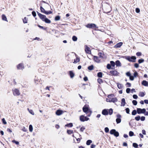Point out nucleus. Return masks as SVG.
<instances>
[{
	"label": "nucleus",
	"mask_w": 148,
	"mask_h": 148,
	"mask_svg": "<svg viewBox=\"0 0 148 148\" xmlns=\"http://www.w3.org/2000/svg\"><path fill=\"white\" fill-rule=\"evenodd\" d=\"M125 59L130 62H134L136 61V57L135 56H125Z\"/></svg>",
	"instance_id": "obj_1"
},
{
	"label": "nucleus",
	"mask_w": 148,
	"mask_h": 148,
	"mask_svg": "<svg viewBox=\"0 0 148 148\" xmlns=\"http://www.w3.org/2000/svg\"><path fill=\"white\" fill-rule=\"evenodd\" d=\"M86 27L88 28L98 29V27L94 23H89L86 25Z\"/></svg>",
	"instance_id": "obj_2"
},
{
	"label": "nucleus",
	"mask_w": 148,
	"mask_h": 148,
	"mask_svg": "<svg viewBox=\"0 0 148 148\" xmlns=\"http://www.w3.org/2000/svg\"><path fill=\"white\" fill-rule=\"evenodd\" d=\"M110 133L111 134L114 135L116 137H118L119 135V134L118 132L116 131L115 129H112L110 131Z\"/></svg>",
	"instance_id": "obj_3"
},
{
	"label": "nucleus",
	"mask_w": 148,
	"mask_h": 148,
	"mask_svg": "<svg viewBox=\"0 0 148 148\" xmlns=\"http://www.w3.org/2000/svg\"><path fill=\"white\" fill-rule=\"evenodd\" d=\"M137 113L138 114L145 113L146 112V109L145 108L141 109L140 108H137Z\"/></svg>",
	"instance_id": "obj_4"
},
{
	"label": "nucleus",
	"mask_w": 148,
	"mask_h": 148,
	"mask_svg": "<svg viewBox=\"0 0 148 148\" xmlns=\"http://www.w3.org/2000/svg\"><path fill=\"white\" fill-rule=\"evenodd\" d=\"M89 118L87 116H85L83 115H82L80 116V120L82 122H84L85 121H87L89 120Z\"/></svg>",
	"instance_id": "obj_5"
},
{
	"label": "nucleus",
	"mask_w": 148,
	"mask_h": 148,
	"mask_svg": "<svg viewBox=\"0 0 148 148\" xmlns=\"http://www.w3.org/2000/svg\"><path fill=\"white\" fill-rule=\"evenodd\" d=\"M110 73L112 76H117L119 73L116 70H112L110 71Z\"/></svg>",
	"instance_id": "obj_6"
},
{
	"label": "nucleus",
	"mask_w": 148,
	"mask_h": 148,
	"mask_svg": "<svg viewBox=\"0 0 148 148\" xmlns=\"http://www.w3.org/2000/svg\"><path fill=\"white\" fill-rule=\"evenodd\" d=\"M37 12L38 15L39 17L42 20V21H43L46 17V16L40 14L38 12Z\"/></svg>",
	"instance_id": "obj_7"
},
{
	"label": "nucleus",
	"mask_w": 148,
	"mask_h": 148,
	"mask_svg": "<svg viewBox=\"0 0 148 148\" xmlns=\"http://www.w3.org/2000/svg\"><path fill=\"white\" fill-rule=\"evenodd\" d=\"M13 92L14 95V96H18L20 95L19 90L16 89L13 90Z\"/></svg>",
	"instance_id": "obj_8"
},
{
	"label": "nucleus",
	"mask_w": 148,
	"mask_h": 148,
	"mask_svg": "<svg viewBox=\"0 0 148 148\" xmlns=\"http://www.w3.org/2000/svg\"><path fill=\"white\" fill-rule=\"evenodd\" d=\"M46 3L44 1H42L40 2V10L41 12L43 13H44V12H45V10L42 7V5L43 3Z\"/></svg>",
	"instance_id": "obj_9"
},
{
	"label": "nucleus",
	"mask_w": 148,
	"mask_h": 148,
	"mask_svg": "<svg viewBox=\"0 0 148 148\" xmlns=\"http://www.w3.org/2000/svg\"><path fill=\"white\" fill-rule=\"evenodd\" d=\"M117 118L116 119V121L117 123H120L121 121V116L120 114H117L116 115Z\"/></svg>",
	"instance_id": "obj_10"
},
{
	"label": "nucleus",
	"mask_w": 148,
	"mask_h": 148,
	"mask_svg": "<svg viewBox=\"0 0 148 148\" xmlns=\"http://www.w3.org/2000/svg\"><path fill=\"white\" fill-rule=\"evenodd\" d=\"M93 60L95 62L97 63H99L100 62L101 59L98 56H94Z\"/></svg>",
	"instance_id": "obj_11"
},
{
	"label": "nucleus",
	"mask_w": 148,
	"mask_h": 148,
	"mask_svg": "<svg viewBox=\"0 0 148 148\" xmlns=\"http://www.w3.org/2000/svg\"><path fill=\"white\" fill-rule=\"evenodd\" d=\"M83 110L84 112L87 113L89 110L88 108L86 106H84L83 108Z\"/></svg>",
	"instance_id": "obj_12"
},
{
	"label": "nucleus",
	"mask_w": 148,
	"mask_h": 148,
	"mask_svg": "<svg viewBox=\"0 0 148 148\" xmlns=\"http://www.w3.org/2000/svg\"><path fill=\"white\" fill-rule=\"evenodd\" d=\"M17 68L18 69H24L23 64L21 63L19 64L17 66Z\"/></svg>",
	"instance_id": "obj_13"
},
{
	"label": "nucleus",
	"mask_w": 148,
	"mask_h": 148,
	"mask_svg": "<svg viewBox=\"0 0 148 148\" xmlns=\"http://www.w3.org/2000/svg\"><path fill=\"white\" fill-rule=\"evenodd\" d=\"M102 114L104 115H107L108 114V110L106 109H104L102 111Z\"/></svg>",
	"instance_id": "obj_14"
},
{
	"label": "nucleus",
	"mask_w": 148,
	"mask_h": 148,
	"mask_svg": "<svg viewBox=\"0 0 148 148\" xmlns=\"http://www.w3.org/2000/svg\"><path fill=\"white\" fill-rule=\"evenodd\" d=\"M63 113V111L61 110H57L56 112V114L58 116H59L62 114Z\"/></svg>",
	"instance_id": "obj_15"
},
{
	"label": "nucleus",
	"mask_w": 148,
	"mask_h": 148,
	"mask_svg": "<svg viewBox=\"0 0 148 148\" xmlns=\"http://www.w3.org/2000/svg\"><path fill=\"white\" fill-rule=\"evenodd\" d=\"M122 45L123 43L122 42H119L114 46V47L115 48H119Z\"/></svg>",
	"instance_id": "obj_16"
},
{
	"label": "nucleus",
	"mask_w": 148,
	"mask_h": 148,
	"mask_svg": "<svg viewBox=\"0 0 148 148\" xmlns=\"http://www.w3.org/2000/svg\"><path fill=\"white\" fill-rule=\"evenodd\" d=\"M142 84L145 86H148V82L145 80H143L142 82Z\"/></svg>",
	"instance_id": "obj_17"
},
{
	"label": "nucleus",
	"mask_w": 148,
	"mask_h": 148,
	"mask_svg": "<svg viewBox=\"0 0 148 148\" xmlns=\"http://www.w3.org/2000/svg\"><path fill=\"white\" fill-rule=\"evenodd\" d=\"M126 103L125 99L124 98H123L121 99V106H124L125 104Z\"/></svg>",
	"instance_id": "obj_18"
},
{
	"label": "nucleus",
	"mask_w": 148,
	"mask_h": 148,
	"mask_svg": "<svg viewBox=\"0 0 148 148\" xmlns=\"http://www.w3.org/2000/svg\"><path fill=\"white\" fill-rule=\"evenodd\" d=\"M43 21H44L46 23H51V21L49 19H48V18H46V17L44 19Z\"/></svg>",
	"instance_id": "obj_19"
},
{
	"label": "nucleus",
	"mask_w": 148,
	"mask_h": 148,
	"mask_svg": "<svg viewBox=\"0 0 148 148\" xmlns=\"http://www.w3.org/2000/svg\"><path fill=\"white\" fill-rule=\"evenodd\" d=\"M69 75L71 78H73L75 76L74 73L72 71H69Z\"/></svg>",
	"instance_id": "obj_20"
},
{
	"label": "nucleus",
	"mask_w": 148,
	"mask_h": 148,
	"mask_svg": "<svg viewBox=\"0 0 148 148\" xmlns=\"http://www.w3.org/2000/svg\"><path fill=\"white\" fill-rule=\"evenodd\" d=\"M104 54L102 53L101 52H99L98 54V55L99 56V57L101 59V58H103V55Z\"/></svg>",
	"instance_id": "obj_21"
},
{
	"label": "nucleus",
	"mask_w": 148,
	"mask_h": 148,
	"mask_svg": "<svg viewBox=\"0 0 148 148\" xmlns=\"http://www.w3.org/2000/svg\"><path fill=\"white\" fill-rule=\"evenodd\" d=\"M115 64L116 66H121V63L120 61L119 60H117L116 61Z\"/></svg>",
	"instance_id": "obj_22"
},
{
	"label": "nucleus",
	"mask_w": 148,
	"mask_h": 148,
	"mask_svg": "<svg viewBox=\"0 0 148 148\" xmlns=\"http://www.w3.org/2000/svg\"><path fill=\"white\" fill-rule=\"evenodd\" d=\"M79 58L78 57L76 58L74 60V61L73 62V63H76L79 62Z\"/></svg>",
	"instance_id": "obj_23"
},
{
	"label": "nucleus",
	"mask_w": 148,
	"mask_h": 148,
	"mask_svg": "<svg viewBox=\"0 0 148 148\" xmlns=\"http://www.w3.org/2000/svg\"><path fill=\"white\" fill-rule=\"evenodd\" d=\"M52 12L51 11L49 10V11H45V12H44V14H51L52 13Z\"/></svg>",
	"instance_id": "obj_24"
},
{
	"label": "nucleus",
	"mask_w": 148,
	"mask_h": 148,
	"mask_svg": "<svg viewBox=\"0 0 148 148\" xmlns=\"http://www.w3.org/2000/svg\"><path fill=\"white\" fill-rule=\"evenodd\" d=\"M102 73L101 72H99L98 73L97 75V76L101 78L102 77Z\"/></svg>",
	"instance_id": "obj_25"
},
{
	"label": "nucleus",
	"mask_w": 148,
	"mask_h": 148,
	"mask_svg": "<svg viewBox=\"0 0 148 148\" xmlns=\"http://www.w3.org/2000/svg\"><path fill=\"white\" fill-rule=\"evenodd\" d=\"M117 87L119 89H121L122 88L123 85L121 84L118 83H117Z\"/></svg>",
	"instance_id": "obj_26"
},
{
	"label": "nucleus",
	"mask_w": 148,
	"mask_h": 148,
	"mask_svg": "<svg viewBox=\"0 0 148 148\" xmlns=\"http://www.w3.org/2000/svg\"><path fill=\"white\" fill-rule=\"evenodd\" d=\"M112 102L115 103L117 101V99L116 98H112L111 99Z\"/></svg>",
	"instance_id": "obj_27"
},
{
	"label": "nucleus",
	"mask_w": 148,
	"mask_h": 148,
	"mask_svg": "<svg viewBox=\"0 0 148 148\" xmlns=\"http://www.w3.org/2000/svg\"><path fill=\"white\" fill-rule=\"evenodd\" d=\"M73 126V125L72 123H70L69 124H67L65 125V126L66 127H72Z\"/></svg>",
	"instance_id": "obj_28"
},
{
	"label": "nucleus",
	"mask_w": 148,
	"mask_h": 148,
	"mask_svg": "<svg viewBox=\"0 0 148 148\" xmlns=\"http://www.w3.org/2000/svg\"><path fill=\"white\" fill-rule=\"evenodd\" d=\"M2 19L3 20L5 21H7V18L5 16L4 14H3L2 16Z\"/></svg>",
	"instance_id": "obj_29"
},
{
	"label": "nucleus",
	"mask_w": 148,
	"mask_h": 148,
	"mask_svg": "<svg viewBox=\"0 0 148 148\" xmlns=\"http://www.w3.org/2000/svg\"><path fill=\"white\" fill-rule=\"evenodd\" d=\"M92 143V141L91 140H87L86 144L87 145H89Z\"/></svg>",
	"instance_id": "obj_30"
},
{
	"label": "nucleus",
	"mask_w": 148,
	"mask_h": 148,
	"mask_svg": "<svg viewBox=\"0 0 148 148\" xmlns=\"http://www.w3.org/2000/svg\"><path fill=\"white\" fill-rule=\"evenodd\" d=\"M145 95V93L143 92H140L139 94V96L141 97H143Z\"/></svg>",
	"instance_id": "obj_31"
},
{
	"label": "nucleus",
	"mask_w": 148,
	"mask_h": 148,
	"mask_svg": "<svg viewBox=\"0 0 148 148\" xmlns=\"http://www.w3.org/2000/svg\"><path fill=\"white\" fill-rule=\"evenodd\" d=\"M137 113V110H133V111H132V115H135Z\"/></svg>",
	"instance_id": "obj_32"
},
{
	"label": "nucleus",
	"mask_w": 148,
	"mask_h": 148,
	"mask_svg": "<svg viewBox=\"0 0 148 148\" xmlns=\"http://www.w3.org/2000/svg\"><path fill=\"white\" fill-rule=\"evenodd\" d=\"M29 131L30 132H31L33 130V127H32V125H29Z\"/></svg>",
	"instance_id": "obj_33"
},
{
	"label": "nucleus",
	"mask_w": 148,
	"mask_h": 148,
	"mask_svg": "<svg viewBox=\"0 0 148 148\" xmlns=\"http://www.w3.org/2000/svg\"><path fill=\"white\" fill-rule=\"evenodd\" d=\"M113 112V110L112 108H110L109 110L108 114L110 115H111Z\"/></svg>",
	"instance_id": "obj_34"
},
{
	"label": "nucleus",
	"mask_w": 148,
	"mask_h": 148,
	"mask_svg": "<svg viewBox=\"0 0 148 148\" xmlns=\"http://www.w3.org/2000/svg\"><path fill=\"white\" fill-rule=\"evenodd\" d=\"M110 64L111 66L112 67L114 66L115 65V63L112 61H110Z\"/></svg>",
	"instance_id": "obj_35"
},
{
	"label": "nucleus",
	"mask_w": 148,
	"mask_h": 148,
	"mask_svg": "<svg viewBox=\"0 0 148 148\" xmlns=\"http://www.w3.org/2000/svg\"><path fill=\"white\" fill-rule=\"evenodd\" d=\"M60 16H56L55 18V20L56 21H58L60 20Z\"/></svg>",
	"instance_id": "obj_36"
},
{
	"label": "nucleus",
	"mask_w": 148,
	"mask_h": 148,
	"mask_svg": "<svg viewBox=\"0 0 148 148\" xmlns=\"http://www.w3.org/2000/svg\"><path fill=\"white\" fill-rule=\"evenodd\" d=\"M72 39L74 41H76L77 40V38L75 36H73L72 37Z\"/></svg>",
	"instance_id": "obj_37"
},
{
	"label": "nucleus",
	"mask_w": 148,
	"mask_h": 148,
	"mask_svg": "<svg viewBox=\"0 0 148 148\" xmlns=\"http://www.w3.org/2000/svg\"><path fill=\"white\" fill-rule=\"evenodd\" d=\"M93 65H91V66H89L88 68L89 70H92L93 69Z\"/></svg>",
	"instance_id": "obj_38"
},
{
	"label": "nucleus",
	"mask_w": 148,
	"mask_h": 148,
	"mask_svg": "<svg viewBox=\"0 0 148 148\" xmlns=\"http://www.w3.org/2000/svg\"><path fill=\"white\" fill-rule=\"evenodd\" d=\"M144 60L142 59H139L138 61L139 64H141L142 63H143L144 62Z\"/></svg>",
	"instance_id": "obj_39"
},
{
	"label": "nucleus",
	"mask_w": 148,
	"mask_h": 148,
	"mask_svg": "<svg viewBox=\"0 0 148 148\" xmlns=\"http://www.w3.org/2000/svg\"><path fill=\"white\" fill-rule=\"evenodd\" d=\"M85 50V51L88 53L90 52V48L88 47H87Z\"/></svg>",
	"instance_id": "obj_40"
},
{
	"label": "nucleus",
	"mask_w": 148,
	"mask_h": 148,
	"mask_svg": "<svg viewBox=\"0 0 148 148\" xmlns=\"http://www.w3.org/2000/svg\"><path fill=\"white\" fill-rule=\"evenodd\" d=\"M135 119L137 121H139L140 119V116L139 115H138L135 118Z\"/></svg>",
	"instance_id": "obj_41"
},
{
	"label": "nucleus",
	"mask_w": 148,
	"mask_h": 148,
	"mask_svg": "<svg viewBox=\"0 0 148 148\" xmlns=\"http://www.w3.org/2000/svg\"><path fill=\"white\" fill-rule=\"evenodd\" d=\"M132 103L133 104L134 106L136 105L137 104V101L135 100H133L132 101Z\"/></svg>",
	"instance_id": "obj_42"
},
{
	"label": "nucleus",
	"mask_w": 148,
	"mask_h": 148,
	"mask_svg": "<svg viewBox=\"0 0 148 148\" xmlns=\"http://www.w3.org/2000/svg\"><path fill=\"white\" fill-rule=\"evenodd\" d=\"M133 146L135 148H137L138 145L137 143H134L133 144Z\"/></svg>",
	"instance_id": "obj_43"
},
{
	"label": "nucleus",
	"mask_w": 148,
	"mask_h": 148,
	"mask_svg": "<svg viewBox=\"0 0 148 148\" xmlns=\"http://www.w3.org/2000/svg\"><path fill=\"white\" fill-rule=\"evenodd\" d=\"M114 96V94H110V95H108V97L109 98V99H112V97Z\"/></svg>",
	"instance_id": "obj_44"
},
{
	"label": "nucleus",
	"mask_w": 148,
	"mask_h": 148,
	"mask_svg": "<svg viewBox=\"0 0 148 148\" xmlns=\"http://www.w3.org/2000/svg\"><path fill=\"white\" fill-rule=\"evenodd\" d=\"M39 79H38L37 78H35L34 79V82L36 84H38V82H39Z\"/></svg>",
	"instance_id": "obj_45"
},
{
	"label": "nucleus",
	"mask_w": 148,
	"mask_h": 148,
	"mask_svg": "<svg viewBox=\"0 0 148 148\" xmlns=\"http://www.w3.org/2000/svg\"><path fill=\"white\" fill-rule=\"evenodd\" d=\"M23 21L24 23H27V19L26 17H25L24 19H23Z\"/></svg>",
	"instance_id": "obj_46"
},
{
	"label": "nucleus",
	"mask_w": 148,
	"mask_h": 148,
	"mask_svg": "<svg viewBox=\"0 0 148 148\" xmlns=\"http://www.w3.org/2000/svg\"><path fill=\"white\" fill-rule=\"evenodd\" d=\"M107 68L108 69H111V66L110 64H108L107 65Z\"/></svg>",
	"instance_id": "obj_47"
},
{
	"label": "nucleus",
	"mask_w": 148,
	"mask_h": 148,
	"mask_svg": "<svg viewBox=\"0 0 148 148\" xmlns=\"http://www.w3.org/2000/svg\"><path fill=\"white\" fill-rule=\"evenodd\" d=\"M28 110L29 112L32 114V115L34 114V113L33 112V111L32 110H29V108H28Z\"/></svg>",
	"instance_id": "obj_48"
},
{
	"label": "nucleus",
	"mask_w": 148,
	"mask_h": 148,
	"mask_svg": "<svg viewBox=\"0 0 148 148\" xmlns=\"http://www.w3.org/2000/svg\"><path fill=\"white\" fill-rule=\"evenodd\" d=\"M98 82L99 84H101L103 82L102 79H101L99 78L98 79H97Z\"/></svg>",
	"instance_id": "obj_49"
},
{
	"label": "nucleus",
	"mask_w": 148,
	"mask_h": 148,
	"mask_svg": "<svg viewBox=\"0 0 148 148\" xmlns=\"http://www.w3.org/2000/svg\"><path fill=\"white\" fill-rule=\"evenodd\" d=\"M134 133L132 131H130L129 132V135L130 136H132L134 135Z\"/></svg>",
	"instance_id": "obj_50"
},
{
	"label": "nucleus",
	"mask_w": 148,
	"mask_h": 148,
	"mask_svg": "<svg viewBox=\"0 0 148 148\" xmlns=\"http://www.w3.org/2000/svg\"><path fill=\"white\" fill-rule=\"evenodd\" d=\"M136 55L137 56H141L142 53L140 52H138L136 53Z\"/></svg>",
	"instance_id": "obj_51"
},
{
	"label": "nucleus",
	"mask_w": 148,
	"mask_h": 148,
	"mask_svg": "<svg viewBox=\"0 0 148 148\" xmlns=\"http://www.w3.org/2000/svg\"><path fill=\"white\" fill-rule=\"evenodd\" d=\"M73 132V131L72 130H67V133L69 134H71Z\"/></svg>",
	"instance_id": "obj_52"
},
{
	"label": "nucleus",
	"mask_w": 148,
	"mask_h": 148,
	"mask_svg": "<svg viewBox=\"0 0 148 148\" xmlns=\"http://www.w3.org/2000/svg\"><path fill=\"white\" fill-rule=\"evenodd\" d=\"M104 130L106 133H108L109 131V129L108 127H105Z\"/></svg>",
	"instance_id": "obj_53"
},
{
	"label": "nucleus",
	"mask_w": 148,
	"mask_h": 148,
	"mask_svg": "<svg viewBox=\"0 0 148 148\" xmlns=\"http://www.w3.org/2000/svg\"><path fill=\"white\" fill-rule=\"evenodd\" d=\"M126 112L127 114H129L130 113V110L129 108H127L125 109Z\"/></svg>",
	"instance_id": "obj_54"
},
{
	"label": "nucleus",
	"mask_w": 148,
	"mask_h": 148,
	"mask_svg": "<svg viewBox=\"0 0 148 148\" xmlns=\"http://www.w3.org/2000/svg\"><path fill=\"white\" fill-rule=\"evenodd\" d=\"M141 121H143L145 120V117L144 116H142L141 117H140V119Z\"/></svg>",
	"instance_id": "obj_55"
},
{
	"label": "nucleus",
	"mask_w": 148,
	"mask_h": 148,
	"mask_svg": "<svg viewBox=\"0 0 148 148\" xmlns=\"http://www.w3.org/2000/svg\"><path fill=\"white\" fill-rule=\"evenodd\" d=\"M130 89L129 88H127L126 89V92L127 93H129L130 91Z\"/></svg>",
	"instance_id": "obj_56"
},
{
	"label": "nucleus",
	"mask_w": 148,
	"mask_h": 148,
	"mask_svg": "<svg viewBox=\"0 0 148 148\" xmlns=\"http://www.w3.org/2000/svg\"><path fill=\"white\" fill-rule=\"evenodd\" d=\"M138 75V73L136 71L134 72V76L135 77H136Z\"/></svg>",
	"instance_id": "obj_57"
},
{
	"label": "nucleus",
	"mask_w": 148,
	"mask_h": 148,
	"mask_svg": "<svg viewBox=\"0 0 148 148\" xmlns=\"http://www.w3.org/2000/svg\"><path fill=\"white\" fill-rule=\"evenodd\" d=\"M32 14L33 16L34 17H35L36 16V13L35 11H33L32 12Z\"/></svg>",
	"instance_id": "obj_58"
},
{
	"label": "nucleus",
	"mask_w": 148,
	"mask_h": 148,
	"mask_svg": "<svg viewBox=\"0 0 148 148\" xmlns=\"http://www.w3.org/2000/svg\"><path fill=\"white\" fill-rule=\"evenodd\" d=\"M2 121L3 122V123L4 124H7V122L6 121H5V120L4 118L2 119Z\"/></svg>",
	"instance_id": "obj_59"
},
{
	"label": "nucleus",
	"mask_w": 148,
	"mask_h": 148,
	"mask_svg": "<svg viewBox=\"0 0 148 148\" xmlns=\"http://www.w3.org/2000/svg\"><path fill=\"white\" fill-rule=\"evenodd\" d=\"M133 97L135 99H137L138 98V96L136 95H134Z\"/></svg>",
	"instance_id": "obj_60"
},
{
	"label": "nucleus",
	"mask_w": 148,
	"mask_h": 148,
	"mask_svg": "<svg viewBox=\"0 0 148 148\" xmlns=\"http://www.w3.org/2000/svg\"><path fill=\"white\" fill-rule=\"evenodd\" d=\"M126 74L127 76L129 77L131 75V73L129 72L126 73Z\"/></svg>",
	"instance_id": "obj_61"
},
{
	"label": "nucleus",
	"mask_w": 148,
	"mask_h": 148,
	"mask_svg": "<svg viewBox=\"0 0 148 148\" xmlns=\"http://www.w3.org/2000/svg\"><path fill=\"white\" fill-rule=\"evenodd\" d=\"M134 77L132 76H130V80L133 81L134 80Z\"/></svg>",
	"instance_id": "obj_62"
},
{
	"label": "nucleus",
	"mask_w": 148,
	"mask_h": 148,
	"mask_svg": "<svg viewBox=\"0 0 148 148\" xmlns=\"http://www.w3.org/2000/svg\"><path fill=\"white\" fill-rule=\"evenodd\" d=\"M134 67L136 68H138V67L139 66L138 63H135L134 64Z\"/></svg>",
	"instance_id": "obj_63"
},
{
	"label": "nucleus",
	"mask_w": 148,
	"mask_h": 148,
	"mask_svg": "<svg viewBox=\"0 0 148 148\" xmlns=\"http://www.w3.org/2000/svg\"><path fill=\"white\" fill-rule=\"evenodd\" d=\"M85 129V128L82 127H81L80 129V131L82 132H83L84 130Z\"/></svg>",
	"instance_id": "obj_64"
}]
</instances>
